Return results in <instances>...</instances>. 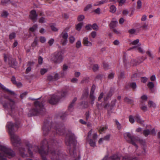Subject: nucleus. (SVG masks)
<instances>
[{"instance_id": "nucleus-1", "label": "nucleus", "mask_w": 160, "mask_h": 160, "mask_svg": "<svg viewBox=\"0 0 160 160\" xmlns=\"http://www.w3.org/2000/svg\"><path fill=\"white\" fill-rule=\"evenodd\" d=\"M48 152H46L43 150L42 146L41 147V149H39L37 147H36V148L38 150L39 153L40 154L42 160H47L46 156L49 153L51 154L50 157L52 160H60L58 154H56L54 150H52V147L56 146L58 144L56 141L53 140H50L48 142Z\"/></svg>"}, {"instance_id": "nucleus-2", "label": "nucleus", "mask_w": 160, "mask_h": 160, "mask_svg": "<svg viewBox=\"0 0 160 160\" xmlns=\"http://www.w3.org/2000/svg\"><path fill=\"white\" fill-rule=\"evenodd\" d=\"M0 160H7L6 157L11 158L15 155V152L11 149L2 143H0Z\"/></svg>"}, {"instance_id": "nucleus-3", "label": "nucleus", "mask_w": 160, "mask_h": 160, "mask_svg": "<svg viewBox=\"0 0 160 160\" xmlns=\"http://www.w3.org/2000/svg\"><path fill=\"white\" fill-rule=\"evenodd\" d=\"M14 125L11 122H8L6 127L8 129V132L10 135V139L12 144L15 147H17L20 144V139L14 133Z\"/></svg>"}, {"instance_id": "nucleus-4", "label": "nucleus", "mask_w": 160, "mask_h": 160, "mask_svg": "<svg viewBox=\"0 0 160 160\" xmlns=\"http://www.w3.org/2000/svg\"><path fill=\"white\" fill-rule=\"evenodd\" d=\"M45 111L42 101L37 100L34 102V108L29 111L28 114L29 116H32L38 114H42Z\"/></svg>"}, {"instance_id": "nucleus-5", "label": "nucleus", "mask_w": 160, "mask_h": 160, "mask_svg": "<svg viewBox=\"0 0 160 160\" xmlns=\"http://www.w3.org/2000/svg\"><path fill=\"white\" fill-rule=\"evenodd\" d=\"M51 128H54L57 133L61 135L63 134L65 132L64 127L63 126L59 125L55 123L52 124Z\"/></svg>"}, {"instance_id": "nucleus-6", "label": "nucleus", "mask_w": 160, "mask_h": 160, "mask_svg": "<svg viewBox=\"0 0 160 160\" xmlns=\"http://www.w3.org/2000/svg\"><path fill=\"white\" fill-rule=\"evenodd\" d=\"M51 59L54 62L59 63L62 61L63 57L61 52H58L53 55Z\"/></svg>"}, {"instance_id": "nucleus-7", "label": "nucleus", "mask_w": 160, "mask_h": 160, "mask_svg": "<svg viewBox=\"0 0 160 160\" xmlns=\"http://www.w3.org/2000/svg\"><path fill=\"white\" fill-rule=\"evenodd\" d=\"M7 100V103H3L4 107L5 108H10L11 110H12L15 108V102L10 99H8Z\"/></svg>"}, {"instance_id": "nucleus-8", "label": "nucleus", "mask_w": 160, "mask_h": 160, "mask_svg": "<svg viewBox=\"0 0 160 160\" xmlns=\"http://www.w3.org/2000/svg\"><path fill=\"white\" fill-rule=\"evenodd\" d=\"M76 142V137L73 134L67 136L65 140V143L68 145L73 144Z\"/></svg>"}, {"instance_id": "nucleus-9", "label": "nucleus", "mask_w": 160, "mask_h": 160, "mask_svg": "<svg viewBox=\"0 0 160 160\" xmlns=\"http://www.w3.org/2000/svg\"><path fill=\"white\" fill-rule=\"evenodd\" d=\"M125 136L126 135L131 140V143L133 145L136 146V143H141L142 141V140H140L139 138H135L132 137L131 134L129 132H127L124 134Z\"/></svg>"}, {"instance_id": "nucleus-10", "label": "nucleus", "mask_w": 160, "mask_h": 160, "mask_svg": "<svg viewBox=\"0 0 160 160\" xmlns=\"http://www.w3.org/2000/svg\"><path fill=\"white\" fill-rule=\"evenodd\" d=\"M92 133V130H91L88 132V135L87 138V140L90 146L94 148L96 146V140L92 139L91 138Z\"/></svg>"}, {"instance_id": "nucleus-11", "label": "nucleus", "mask_w": 160, "mask_h": 160, "mask_svg": "<svg viewBox=\"0 0 160 160\" xmlns=\"http://www.w3.org/2000/svg\"><path fill=\"white\" fill-rule=\"evenodd\" d=\"M60 99V96L57 95H53L49 100V102L51 104H55L57 103Z\"/></svg>"}, {"instance_id": "nucleus-12", "label": "nucleus", "mask_w": 160, "mask_h": 160, "mask_svg": "<svg viewBox=\"0 0 160 160\" xmlns=\"http://www.w3.org/2000/svg\"><path fill=\"white\" fill-rule=\"evenodd\" d=\"M95 88V86L94 85H92L91 89V92L90 94V98L91 100L90 103L92 104L94 103V101L95 99L94 93Z\"/></svg>"}, {"instance_id": "nucleus-13", "label": "nucleus", "mask_w": 160, "mask_h": 160, "mask_svg": "<svg viewBox=\"0 0 160 160\" xmlns=\"http://www.w3.org/2000/svg\"><path fill=\"white\" fill-rule=\"evenodd\" d=\"M4 60L5 62H6L8 60V63L11 66L16 65L17 64V62L15 60L12 59L11 57L9 58L8 56L4 55Z\"/></svg>"}, {"instance_id": "nucleus-14", "label": "nucleus", "mask_w": 160, "mask_h": 160, "mask_svg": "<svg viewBox=\"0 0 160 160\" xmlns=\"http://www.w3.org/2000/svg\"><path fill=\"white\" fill-rule=\"evenodd\" d=\"M38 15L36 13V11L34 10H32L30 12V14L29 15L30 18L33 21H36Z\"/></svg>"}, {"instance_id": "nucleus-15", "label": "nucleus", "mask_w": 160, "mask_h": 160, "mask_svg": "<svg viewBox=\"0 0 160 160\" xmlns=\"http://www.w3.org/2000/svg\"><path fill=\"white\" fill-rule=\"evenodd\" d=\"M19 153L20 155L23 158H26L28 155L25 148L23 147H20L19 148Z\"/></svg>"}, {"instance_id": "nucleus-16", "label": "nucleus", "mask_w": 160, "mask_h": 160, "mask_svg": "<svg viewBox=\"0 0 160 160\" xmlns=\"http://www.w3.org/2000/svg\"><path fill=\"white\" fill-rule=\"evenodd\" d=\"M83 43L84 45L86 46L91 47L92 45V43L88 41V38L87 37L84 38Z\"/></svg>"}, {"instance_id": "nucleus-17", "label": "nucleus", "mask_w": 160, "mask_h": 160, "mask_svg": "<svg viewBox=\"0 0 160 160\" xmlns=\"http://www.w3.org/2000/svg\"><path fill=\"white\" fill-rule=\"evenodd\" d=\"M0 87L3 90L6 91L9 94L11 95H14L15 93L13 91L9 90V89L7 88L3 85L0 84Z\"/></svg>"}, {"instance_id": "nucleus-18", "label": "nucleus", "mask_w": 160, "mask_h": 160, "mask_svg": "<svg viewBox=\"0 0 160 160\" xmlns=\"http://www.w3.org/2000/svg\"><path fill=\"white\" fill-rule=\"evenodd\" d=\"M60 37L63 39H67L68 37V35L67 32L64 31L60 35Z\"/></svg>"}, {"instance_id": "nucleus-19", "label": "nucleus", "mask_w": 160, "mask_h": 160, "mask_svg": "<svg viewBox=\"0 0 160 160\" xmlns=\"http://www.w3.org/2000/svg\"><path fill=\"white\" fill-rule=\"evenodd\" d=\"M118 24V21L117 20L112 21L110 23L109 25L111 28H114L117 26Z\"/></svg>"}, {"instance_id": "nucleus-20", "label": "nucleus", "mask_w": 160, "mask_h": 160, "mask_svg": "<svg viewBox=\"0 0 160 160\" xmlns=\"http://www.w3.org/2000/svg\"><path fill=\"white\" fill-rule=\"evenodd\" d=\"M34 64V62H29L28 65V68H27L26 70V73H29L31 70V68L30 67V66H32V65H33Z\"/></svg>"}, {"instance_id": "nucleus-21", "label": "nucleus", "mask_w": 160, "mask_h": 160, "mask_svg": "<svg viewBox=\"0 0 160 160\" xmlns=\"http://www.w3.org/2000/svg\"><path fill=\"white\" fill-rule=\"evenodd\" d=\"M135 119L137 122L140 124H142L144 122V121L140 119V117L138 115H136L135 117Z\"/></svg>"}, {"instance_id": "nucleus-22", "label": "nucleus", "mask_w": 160, "mask_h": 160, "mask_svg": "<svg viewBox=\"0 0 160 160\" xmlns=\"http://www.w3.org/2000/svg\"><path fill=\"white\" fill-rule=\"evenodd\" d=\"M142 7V2L140 0H138L137 2V9H140Z\"/></svg>"}, {"instance_id": "nucleus-23", "label": "nucleus", "mask_w": 160, "mask_h": 160, "mask_svg": "<svg viewBox=\"0 0 160 160\" xmlns=\"http://www.w3.org/2000/svg\"><path fill=\"white\" fill-rule=\"evenodd\" d=\"M76 99H74L69 106L68 109L70 111H72V110L73 109V107L74 106V102L76 101Z\"/></svg>"}, {"instance_id": "nucleus-24", "label": "nucleus", "mask_w": 160, "mask_h": 160, "mask_svg": "<svg viewBox=\"0 0 160 160\" xmlns=\"http://www.w3.org/2000/svg\"><path fill=\"white\" fill-rule=\"evenodd\" d=\"M108 0H102L94 4V6H98L108 2Z\"/></svg>"}, {"instance_id": "nucleus-25", "label": "nucleus", "mask_w": 160, "mask_h": 160, "mask_svg": "<svg viewBox=\"0 0 160 160\" xmlns=\"http://www.w3.org/2000/svg\"><path fill=\"white\" fill-rule=\"evenodd\" d=\"M68 95V92L67 90H62L61 93L60 98L65 97Z\"/></svg>"}, {"instance_id": "nucleus-26", "label": "nucleus", "mask_w": 160, "mask_h": 160, "mask_svg": "<svg viewBox=\"0 0 160 160\" xmlns=\"http://www.w3.org/2000/svg\"><path fill=\"white\" fill-rule=\"evenodd\" d=\"M110 12L112 13H114L116 11V8L115 6L113 5H111L110 8Z\"/></svg>"}, {"instance_id": "nucleus-27", "label": "nucleus", "mask_w": 160, "mask_h": 160, "mask_svg": "<svg viewBox=\"0 0 160 160\" xmlns=\"http://www.w3.org/2000/svg\"><path fill=\"white\" fill-rule=\"evenodd\" d=\"M83 23L82 22H80L77 24L76 27V29L78 31H80L83 25Z\"/></svg>"}, {"instance_id": "nucleus-28", "label": "nucleus", "mask_w": 160, "mask_h": 160, "mask_svg": "<svg viewBox=\"0 0 160 160\" xmlns=\"http://www.w3.org/2000/svg\"><path fill=\"white\" fill-rule=\"evenodd\" d=\"M2 4L3 5H6L11 3L10 0H2Z\"/></svg>"}, {"instance_id": "nucleus-29", "label": "nucleus", "mask_w": 160, "mask_h": 160, "mask_svg": "<svg viewBox=\"0 0 160 160\" xmlns=\"http://www.w3.org/2000/svg\"><path fill=\"white\" fill-rule=\"evenodd\" d=\"M112 94V92L111 91H110L107 95L106 97L104 98V100H107L109 98L111 97Z\"/></svg>"}, {"instance_id": "nucleus-30", "label": "nucleus", "mask_w": 160, "mask_h": 160, "mask_svg": "<svg viewBox=\"0 0 160 160\" xmlns=\"http://www.w3.org/2000/svg\"><path fill=\"white\" fill-rule=\"evenodd\" d=\"M69 40L70 43H73L74 42L75 39L74 36H71L69 37Z\"/></svg>"}, {"instance_id": "nucleus-31", "label": "nucleus", "mask_w": 160, "mask_h": 160, "mask_svg": "<svg viewBox=\"0 0 160 160\" xmlns=\"http://www.w3.org/2000/svg\"><path fill=\"white\" fill-rule=\"evenodd\" d=\"M85 18L84 16L82 15H80L78 16V21H82Z\"/></svg>"}, {"instance_id": "nucleus-32", "label": "nucleus", "mask_w": 160, "mask_h": 160, "mask_svg": "<svg viewBox=\"0 0 160 160\" xmlns=\"http://www.w3.org/2000/svg\"><path fill=\"white\" fill-rule=\"evenodd\" d=\"M82 46L81 42L80 41H78L76 44V47L77 48H80Z\"/></svg>"}, {"instance_id": "nucleus-33", "label": "nucleus", "mask_w": 160, "mask_h": 160, "mask_svg": "<svg viewBox=\"0 0 160 160\" xmlns=\"http://www.w3.org/2000/svg\"><path fill=\"white\" fill-rule=\"evenodd\" d=\"M16 37V33L15 32H12L10 34L9 38L10 40L14 39Z\"/></svg>"}, {"instance_id": "nucleus-34", "label": "nucleus", "mask_w": 160, "mask_h": 160, "mask_svg": "<svg viewBox=\"0 0 160 160\" xmlns=\"http://www.w3.org/2000/svg\"><path fill=\"white\" fill-rule=\"evenodd\" d=\"M136 49L139 52L141 53H143L145 52L144 50L142 47H138Z\"/></svg>"}, {"instance_id": "nucleus-35", "label": "nucleus", "mask_w": 160, "mask_h": 160, "mask_svg": "<svg viewBox=\"0 0 160 160\" xmlns=\"http://www.w3.org/2000/svg\"><path fill=\"white\" fill-rule=\"evenodd\" d=\"M139 40L138 39H136L134 41L131 42L130 43V44L132 45H136L139 42Z\"/></svg>"}, {"instance_id": "nucleus-36", "label": "nucleus", "mask_w": 160, "mask_h": 160, "mask_svg": "<svg viewBox=\"0 0 160 160\" xmlns=\"http://www.w3.org/2000/svg\"><path fill=\"white\" fill-rule=\"evenodd\" d=\"M148 105L150 107H155L156 106L155 104L152 101H149L148 103Z\"/></svg>"}, {"instance_id": "nucleus-37", "label": "nucleus", "mask_w": 160, "mask_h": 160, "mask_svg": "<svg viewBox=\"0 0 160 160\" xmlns=\"http://www.w3.org/2000/svg\"><path fill=\"white\" fill-rule=\"evenodd\" d=\"M38 26L37 25H35L30 28V30L32 32H34L37 28Z\"/></svg>"}, {"instance_id": "nucleus-38", "label": "nucleus", "mask_w": 160, "mask_h": 160, "mask_svg": "<svg viewBox=\"0 0 160 160\" xmlns=\"http://www.w3.org/2000/svg\"><path fill=\"white\" fill-rule=\"evenodd\" d=\"M67 42V39H64L62 38L61 40V44L63 45H66Z\"/></svg>"}, {"instance_id": "nucleus-39", "label": "nucleus", "mask_w": 160, "mask_h": 160, "mask_svg": "<svg viewBox=\"0 0 160 160\" xmlns=\"http://www.w3.org/2000/svg\"><path fill=\"white\" fill-rule=\"evenodd\" d=\"M38 44V40L37 38H35L32 44V46L33 47H35Z\"/></svg>"}, {"instance_id": "nucleus-40", "label": "nucleus", "mask_w": 160, "mask_h": 160, "mask_svg": "<svg viewBox=\"0 0 160 160\" xmlns=\"http://www.w3.org/2000/svg\"><path fill=\"white\" fill-rule=\"evenodd\" d=\"M143 133L144 135L147 136L150 133V132L148 130H145L143 131Z\"/></svg>"}, {"instance_id": "nucleus-41", "label": "nucleus", "mask_w": 160, "mask_h": 160, "mask_svg": "<svg viewBox=\"0 0 160 160\" xmlns=\"http://www.w3.org/2000/svg\"><path fill=\"white\" fill-rule=\"evenodd\" d=\"M134 119L132 116H130L129 117V121L132 123H133L134 122Z\"/></svg>"}, {"instance_id": "nucleus-42", "label": "nucleus", "mask_w": 160, "mask_h": 160, "mask_svg": "<svg viewBox=\"0 0 160 160\" xmlns=\"http://www.w3.org/2000/svg\"><path fill=\"white\" fill-rule=\"evenodd\" d=\"M40 41L42 43H44L46 41V38L43 37H40Z\"/></svg>"}, {"instance_id": "nucleus-43", "label": "nucleus", "mask_w": 160, "mask_h": 160, "mask_svg": "<svg viewBox=\"0 0 160 160\" xmlns=\"http://www.w3.org/2000/svg\"><path fill=\"white\" fill-rule=\"evenodd\" d=\"M116 124L117 125V127L119 129L121 128V127L120 124L119 123V122L117 120H115V121Z\"/></svg>"}, {"instance_id": "nucleus-44", "label": "nucleus", "mask_w": 160, "mask_h": 160, "mask_svg": "<svg viewBox=\"0 0 160 160\" xmlns=\"http://www.w3.org/2000/svg\"><path fill=\"white\" fill-rule=\"evenodd\" d=\"M92 26L90 24H88L85 26V28L88 30H91Z\"/></svg>"}, {"instance_id": "nucleus-45", "label": "nucleus", "mask_w": 160, "mask_h": 160, "mask_svg": "<svg viewBox=\"0 0 160 160\" xmlns=\"http://www.w3.org/2000/svg\"><path fill=\"white\" fill-rule=\"evenodd\" d=\"M148 87L150 89H152V88H153L154 86V84L153 83V82H149L148 83Z\"/></svg>"}, {"instance_id": "nucleus-46", "label": "nucleus", "mask_w": 160, "mask_h": 160, "mask_svg": "<svg viewBox=\"0 0 160 160\" xmlns=\"http://www.w3.org/2000/svg\"><path fill=\"white\" fill-rule=\"evenodd\" d=\"M92 28L94 30H97L98 29V26L96 23H94L92 25Z\"/></svg>"}, {"instance_id": "nucleus-47", "label": "nucleus", "mask_w": 160, "mask_h": 160, "mask_svg": "<svg viewBox=\"0 0 160 160\" xmlns=\"http://www.w3.org/2000/svg\"><path fill=\"white\" fill-rule=\"evenodd\" d=\"M98 66L97 64L94 65L93 66V70L95 71L98 70Z\"/></svg>"}, {"instance_id": "nucleus-48", "label": "nucleus", "mask_w": 160, "mask_h": 160, "mask_svg": "<svg viewBox=\"0 0 160 160\" xmlns=\"http://www.w3.org/2000/svg\"><path fill=\"white\" fill-rule=\"evenodd\" d=\"M47 71V70L45 68H42L41 69L40 73L42 75H43Z\"/></svg>"}, {"instance_id": "nucleus-49", "label": "nucleus", "mask_w": 160, "mask_h": 160, "mask_svg": "<svg viewBox=\"0 0 160 160\" xmlns=\"http://www.w3.org/2000/svg\"><path fill=\"white\" fill-rule=\"evenodd\" d=\"M107 128L106 126L101 127L100 128L99 130V132H103L107 129Z\"/></svg>"}, {"instance_id": "nucleus-50", "label": "nucleus", "mask_w": 160, "mask_h": 160, "mask_svg": "<svg viewBox=\"0 0 160 160\" xmlns=\"http://www.w3.org/2000/svg\"><path fill=\"white\" fill-rule=\"evenodd\" d=\"M54 40L53 38L51 39L48 42V43L50 46H52Z\"/></svg>"}, {"instance_id": "nucleus-51", "label": "nucleus", "mask_w": 160, "mask_h": 160, "mask_svg": "<svg viewBox=\"0 0 160 160\" xmlns=\"http://www.w3.org/2000/svg\"><path fill=\"white\" fill-rule=\"evenodd\" d=\"M8 14L6 11L3 12L2 14V16L3 17L6 18L8 16Z\"/></svg>"}, {"instance_id": "nucleus-52", "label": "nucleus", "mask_w": 160, "mask_h": 160, "mask_svg": "<svg viewBox=\"0 0 160 160\" xmlns=\"http://www.w3.org/2000/svg\"><path fill=\"white\" fill-rule=\"evenodd\" d=\"M90 35L92 38H94L96 36V32L95 31H93L91 32Z\"/></svg>"}, {"instance_id": "nucleus-53", "label": "nucleus", "mask_w": 160, "mask_h": 160, "mask_svg": "<svg viewBox=\"0 0 160 160\" xmlns=\"http://www.w3.org/2000/svg\"><path fill=\"white\" fill-rule=\"evenodd\" d=\"M125 101L126 102H127L129 103H132L133 102L130 99H129L127 98H125Z\"/></svg>"}, {"instance_id": "nucleus-54", "label": "nucleus", "mask_w": 160, "mask_h": 160, "mask_svg": "<svg viewBox=\"0 0 160 160\" xmlns=\"http://www.w3.org/2000/svg\"><path fill=\"white\" fill-rule=\"evenodd\" d=\"M146 53L151 58H153V56L151 52L150 51H147L146 52Z\"/></svg>"}, {"instance_id": "nucleus-55", "label": "nucleus", "mask_w": 160, "mask_h": 160, "mask_svg": "<svg viewBox=\"0 0 160 160\" xmlns=\"http://www.w3.org/2000/svg\"><path fill=\"white\" fill-rule=\"evenodd\" d=\"M130 86L133 89H135L137 87L136 84L135 82L131 83L130 84Z\"/></svg>"}, {"instance_id": "nucleus-56", "label": "nucleus", "mask_w": 160, "mask_h": 160, "mask_svg": "<svg viewBox=\"0 0 160 160\" xmlns=\"http://www.w3.org/2000/svg\"><path fill=\"white\" fill-rule=\"evenodd\" d=\"M92 7V5L91 4L88 5L84 8V10L85 11H87L89 9L91 8Z\"/></svg>"}, {"instance_id": "nucleus-57", "label": "nucleus", "mask_w": 160, "mask_h": 160, "mask_svg": "<svg viewBox=\"0 0 160 160\" xmlns=\"http://www.w3.org/2000/svg\"><path fill=\"white\" fill-rule=\"evenodd\" d=\"M141 109L144 111H146L147 110V107L146 106L142 105L140 107Z\"/></svg>"}, {"instance_id": "nucleus-58", "label": "nucleus", "mask_w": 160, "mask_h": 160, "mask_svg": "<svg viewBox=\"0 0 160 160\" xmlns=\"http://www.w3.org/2000/svg\"><path fill=\"white\" fill-rule=\"evenodd\" d=\"M43 62V58L41 57H39L38 58V62L40 64H41Z\"/></svg>"}, {"instance_id": "nucleus-59", "label": "nucleus", "mask_w": 160, "mask_h": 160, "mask_svg": "<svg viewBox=\"0 0 160 160\" xmlns=\"http://www.w3.org/2000/svg\"><path fill=\"white\" fill-rule=\"evenodd\" d=\"M125 1L126 0H118V2L121 5L123 4L125 2Z\"/></svg>"}, {"instance_id": "nucleus-60", "label": "nucleus", "mask_w": 160, "mask_h": 160, "mask_svg": "<svg viewBox=\"0 0 160 160\" xmlns=\"http://www.w3.org/2000/svg\"><path fill=\"white\" fill-rule=\"evenodd\" d=\"M54 80H57L59 78V75L57 73H56L54 75Z\"/></svg>"}, {"instance_id": "nucleus-61", "label": "nucleus", "mask_w": 160, "mask_h": 160, "mask_svg": "<svg viewBox=\"0 0 160 160\" xmlns=\"http://www.w3.org/2000/svg\"><path fill=\"white\" fill-rule=\"evenodd\" d=\"M114 74L113 73H111L108 75V78L110 79H112L114 77Z\"/></svg>"}, {"instance_id": "nucleus-62", "label": "nucleus", "mask_w": 160, "mask_h": 160, "mask_svg": "<svg viewBox=\"0 0 160 160\" xmlns=\"http://www.w3.org/2000/svg\"><path fill=\"white\" fill-rule=\"evenodd\" d=\"M45 20L44 18L42 17L39 20V22L40 23H44L45 22Z\"/></svg>"}, {"instance_id": "nucleus-63", "label": "nucleus", "mask_w": 160, "mask_h": 160, "mask_svg": "<svg viewBox=\"0 0 160 160\" xmlns=\"http://www.w3.org/2000/svg\"><path fill=\"white\" fill-rule=\"evenodd\" d=\"M147 78L145 77L142 78L141 79V81L143 83L146 82L147 81Z\"/></svg>"}, {"instance_id": "nucleus-64", "label": "nucleus", "mask_w": 160, "mask_h": 160, "mask_svg": "<svg viewBox=\"0 0 160 160\" xmlns=\"http://www.w3.org/2000/svg\"><path fill=\"white\" fill-rule=\"evenodd\" d=\"M94 12L98 14H100V8H98L94 10Z\"/></svg>"}]
</instances>
